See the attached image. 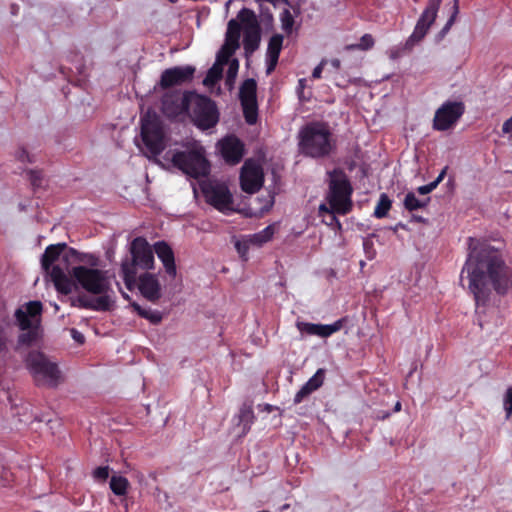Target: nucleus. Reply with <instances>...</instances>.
I'll use <instances>...</instances> for the list:
<instances>
[{
	"mask_svg": "<svg viewBox=\"0 0 512 512\" xmlns=\"http://www.w3.org/2000/svg\"><path fill=\"white\" fill-rule=\"evenodd\" d=\"M195 71V67L191 65L168 68L162 72L159 86L162 89H168L173 86L188 83L192 81Z\"/></svg>",
	"mask_w": 512,
	"mask_h": 512,
	"instance_id": "2eb2a0df",
	"label": "nucleus"
},
{
	"mask_svg": "<svg viewBox=\"0 0 512 512\" xmlns=\"http://www.w3.org/2000/svg\"><path fill=\"white\" fill-rule=\"evenodd\" d=\"M374 44L375 40L373 39L371 34H363L359 42L346 44L344 46V50L348 52L356 50L365 52L372 49Z\"/></svg>",
	"mask_w": 512,
	"mask_h": 512,
	"instance_id": "cd10ccee",
	"label": "nucleus"
},
{
	"mask_svg": "<svg viewBox=\"0 0 512 512\" xmlns=\"http://www.w3.org/2000/svg\"><path fill=\"white\" fill-rule=\"evenodd\" d=\"M30 174H31V181H32V184H33L34 186H39V185H40V182H39V177H38V175H37V172H35V171H31V172H30Z\"/></svg>",
	"mask_w": 512,
	"mask_h": 512,
	"instance_id": "5fc2aeb1",
	"label": "nucleus"
},
{
	"mask_svg": "<svg viewBox=\"0 0 512 512\" xmlns=\"http://www.w3.org/2000/svg\"><path fill=\"white\" fill-rule=\"evenodd\" d=\"M240 103L257 100V83L253 78L244 80L239 89Z\"/></svg>",
	"mask_w": 512,
	"mask_h": 512,
	"instance_id": "a878e982",
	"label": "nucleus"
},
{
	"mask_svg": "<svg viewBox=\"0 0 512 512\" xmlns=\"http://www.w3.org/2000/svg\"><path fill=\"white\" fill-rule=\"evenodd\" d=\"M327 174L329 176L327 202L337 214L346 215L353 208L352 185L345 172L340 168H335Z\"/></svg>",
	"mask_w": 512,
	"mask_h": 512,
	"instance_id": "423d86ee",
	"label": "nucleus"
},
{
	"mask_svg": "<svg viewBox=\"0 0 512 512\" xmlns=\"http://www.w3.org/2000/svg\"><path fill=\"white\" fill-rule=\"evenodd\" d=\"M324 378V369H318L316 373L304 385L308 387V389L313 393L323 385Z\"/></svg>",
	"mask_w": 512,
	"mask_h": 512,
	"instance_id": "c9c22d12",
	"label": "nucleus"
},
{
	"mask_svg": "<svg viewBox=\"0 0 512 512\" xmlns=\"http://www.w3.org/2000/svg\"><path fill=\"white\" fill-rule=\"evenodd\" d=\"M344 325V319H339L332 324H314L309 322L298 321L296 323L297 329L302 334L316 335L322 338H327L334 333L340 331Z\"/></svg>",
	"mask_w": 512,
	"mask_h": 512,
	"instance_id": "a211bd4d",
	"label": "nucleus"
},
{
	"mask_svg": "<svg viewBox=\"0 0 512 512\" xmlns=\"http://www.w3.org/2000/svg\"><path fill=\"white\" fill-rule=\"evenodd\" d=\"M371 250H369V253H371V256L369 257L370 259H373L374 256H375V250L373 248V243L371 242Z\"/></svg>",
	"mask_w": 512,
	"mask_h": 512,
	"instance_id": "0e129e2a",
	"label": "nucleus"
},
{
	"mask_svg": "<svg viewBox=\"0 0 512 512\" xmlns=\"http://www.w3.org/2000/svg\"><path fill=\"white\" fill-rule=\"evenodd\" d=\"M231 56L232 54H230L228 51H223V49L221 48L217 54V64L222 65L228 63Z\"/></svg>",
	"mask_w": 512,
	"mask_h": 512,
	"instance_id": "8fccbe9b",
	"label": "nucleus"
},
{
	"mask_svg": "<svg viewBox=\"0 0 512 512\" xmlns=\"http://www.w3.org/2000/svg\"><path fill=\"white\" fill-rule=\"evenodd\" d=\"M16 157L19 161H21L23 163H25V162L32 163L33 162L32 156L28 153V151L25 148H19L16 153Z\"/></svg>",
	"mask_w": 512,
	"mask_h": 512,
	"instance_id": "de8ad7c7",
	"label": "nucleus"
},
{
	"mask_svg": "<svg viewBox=\"0 0 512 512\" xmlns=\"http://www.w3.org/2000/svg\"><path fill=\"white\" fill-rule=\"evenodd\" d=\"M223 68L219 64H214L207 72L203 83L206 86H213L222 79Z\"/></svg>",
	"mask_w": 512,
	"mask_h": 512,
	"instance_id": "72a5a7b5",
	"label": "nucleus"
},
{
	"mask_svg": "<svg viewBox=\"0 0 512 512\" xmlns=\"http://www.w3.org/2000/svg\"><path fill=\"white\" fill-rule=\"evenodd\" d=\"M202 193L208 204L220 212L232 211L233 197L224 184L204 183Z\"/></svg>",
	"mask_w": 512,
	"mask_h": 512,
	"instance_id": "f8f14e48",
	"label": "nucleus"
},
{
	"mask_svg": "<svg viewBox=\"0 0 512 512\" xmlns=\"http://www.w3.org/2000/svg\"><path fill=\"white\" fill-rule=\"evenodd\" d=\"M426 34H411L405 45L395 46L389 50V57L396 60L411 51L412 47L423 40Z\"/></svg>",
	"mask_w": 512,
	"mask_h": 512,
	"instance_id": "b1692460",
	"label": "nucleus"
},
{
	"mask_svg": "<svg viewBox=\"0 0 512 512\" xmlns=\"http://www.w3.org/2000/svg\"><path fill=\"white\" fill-rule=\"evenodd\" d=\"M221 155L226 163L230 165L238 164L245 152L243 142L235 135H228L219 142Z\"/></svg>",
	"mask_w": 512,
	"mask_h": 512,
	"instance_id": "dca6fc26",
	"label": "nucleus"
},
{
	"mask_svg": "<svg viewBox=\"0 0 512 512\" xmlns=\"http://www.w3.org/2000/svg\"><path fill=\"white\" fill-rule=\"evenodd\" d=\"M319 212L321 214L322 213H328L330 215V218H331V223L330 224L335 222L338 225L339 228L341 227V223L339 222V220L335 216V214H337V212H335L330 205L328 207L325 204H321L319 206Z\"/></svg>",
	"mask_w": 512,
	"mask_h": 512,
	"instance_id": "79ce46f5",
	"label": "nucleus"
},
{
	"mask_svg": "<svg viewBox=\"0 0 512 512\" xmlns=\"http://www.w3.org/2000/svg\"><path fill=\"white\" fill-rule=\"evenodd\" d=\"M468 251L461 277L467 274L468 288L478 313L481 307L490 303L493 291L503 297L512 290V269L500 250L487 241L469 237Z\"/></svg>",
	"mask_w": 512,
	"mask_h": 512,
	"instance_id": "f257e3e1",
	"label": "nucleus"
},
{
	"mask_svg": "<svg viewBox=\"0 0 512 512\" xmlns=\"http://www.w3.org/2000/svg\"><path fill=\"white\" fill-rule=\"evenodd\" d=\"M81 260L77 250L68 248L66 243H57L46 247L41 257V266L50 275L57 291L67 295L72 292L73 283L66 270L70 261Z\"/></svg>",
	"mask_w": 512,
	"mask_h": 512,
	"instance_id": "7ed1b4c3",
	"label": "nucleus"
},
{
	"mask_svg": "<svg viewBox=\"0 0 512 512\" xmlns=\"http://www.w3.org/2000/svg\"><path fill=\"white\" fill-rule=\"evenodd\" d=\"M109 466H99L93 471V477L98 481H106L109 477Z\"/></svg>",
	"mask_w": 512,
	"mask_h": 512,
	"instance_id": "ea45409f",
	"label": "nucleus"
},
{
	"mask_svg": "<svg viewBox=\"0 0 512 512\" xmlns=\"http://www.w3.org/2000/svg\"><path fill=\"white\" fill-rule=\"evenodd\" d=\"M133 310L142 318L150 321V323L157 325L162 321V313L157 310H151L150 308H143L136 302L131 303Z\"/></svg>",
	"mask_w": 512,
	"mask_h": 512,
	"instance_id": "bb28decb",
	"label": "nucleus"
},
{
	"mask_svg": "<svg viewBox=\"0 0 512 512\" xmlns=\"http://www.w3.org/2000/svg\"><path fill=\"white\" fill-rule=\"evenodd\" d=\"M141 138L147 152L156 157L165 149L164 131L156 115H149L141 121Z\"/></svg>",
	"mask_w": 512,
	"mask_h": 512,
	"instance_id": "9d476101",
	"label": "nucleus"
},
{
	"mask_svg": "<svg viewBox=\"0 0 512 512\" xmlns=\"http://www.w3.org/2000/svg\"><path fill=\"white\" fill-rule=\"evenodd\" d=\"M327 63L328 61L326 59H322L320 61V63L312 71L313 79H320L322 77V71Z\"/></svg>",
	"mask_w": 512,
	"mask_h": 512,
	"instance_id": "09e8293b",
	"label": "nucleus"
},
{
	"mask_svg": "<svg viewBox=\"0 0 512 512\" xmlns=\"http://www.w3.org/2000/svg\"><path fill=\"white\" fill-rule=\"evenodd\" d=\"M447 170H448V167H447V166H445V167L442 169V171L439 173V175L437 176L436 180H437L439 183H441V182L444 180V178H445V176H446V173H447Z\"/></svg>",
	"mask_w": 512,
	"mask_h": 512,
	"instance_id": "6e6d98bb",
	"label": "nucleus"
},
{
	"mask_svg": "<svg viewBox=\"0 0 512 512\" xmlns=\"http://www.w3.org/2000/svg\"><path fill=\"white\" fill-rule=\"evenodd\" d=\"M439 184L440 183L436 179L431 183L427 184L429 192L431 193L433 190H435Z\"/></svg>",
	"mask_w": 512,
	"mask_h": 512,
	"instance_id": "bf43d9fd",
	"label": "nucleus"
},
{
	"mask_svg": "<svg viewBox=\"0 0 512 512\" xmlns=\"http://www.w3.org/2000/svg\"><path fill=\"white\" fill-rule=\"evenodd\" d=\"M138 289L141 295L152 303L158 302L162 296L161 285L154 274L144 273L139 276Z\"/></svg>",
	"mask_w": 512,
	"mask_h": 512,
	"instance_id": "6ab92c4d",
	"label": "nucleus"
},
{
	"mask_svg": "<svg viewBox=\"0 0 512 512\" xmlns=\"http://www.w3.org/2000/svg\"><path fill=\"white\" fill-rule=\"evenodd\" d=\"M392 201L388 197L387 194L382 193L378 200V203L374 209V217L381 219L387 216L389 210L391 209Z\"/></svg>",
	"mask_w": 512,
	"mask_h": 512,
	"instance_id": "7c9ffc66",
	"label": "nucleus"
},
{
	"mask_svg": "<svg viewBox=\"0 0 512 512\" xmlns=\"http://www.w3.org/2000/svg\"><path fill=\"white\" fill-rule=\"evenodd\" d=\"M415 219H416V221H418V222H423V221H424L422 217H415Z\"/></svg>",
	"mask_w": 512,
	"mask_h": 512,
	"instance_id": "774afa93",
	"label": "nucleus"
},
{
	"mask_svg": "<svg viewBox=\"0 0 512 512\" xmlns=\"http://www.w3.org/2000/svg\"><path fill=\"white\" fill-rule=\"evenodd\" d=\"M242 34H226L224 45L221 47L223 51L234 54L240 46V37Z\"/></svg>",
	"mask_w": 512,
	"mask_h": 512,
	"instance_id": "f704fd0d",
	"label": "nucleus"
},
{
	"mask_svg": "<svg viewBox=\"0 0 512 512\" xmlns=\"http://www.w3.org/2000/svg\"><path fill=\"white\" fill-rule=\"evenodd\" d=\"M238 62L236 60L232 61L228 67V71H227V77H226V82L229 83V82H232L236 75H237V72H238Z\"/></svg>",
	"mask_w": 512,
	"mask_h": 512,
	"instance_id": "a18cd8bd",
	"label": "nucleus"
},
{
	"mask_svg": "<svg viewBox=\"0 0 512 512\" xmlns=\"http://www.w3.org/2000/svg\"><path fill=\"white\" fill-rule=\"evenodd\" d=\"M464 113L462 102H446L437 109L433 128L437 131H446L450 129Z\"/></svg>",
	"mask_w": 512,
	"mask_h": 512,
	"instance_id": "4468645a",
	"label": "nucleus"
},
{
	"mask_svg": "<svg viewBox=\"0 0 512 512\" xmlns=\"http://www.w3.org/2000/svg\"><path fill=\"white\" fill-rule=\"evenodd\" d=\"M458 13V0H454V6H453V14L450 16L444 27L440 32H448L451 29V26L455 20V16Z\"/></svg>",
	"mask_w": 512,
	"mask_h": 512,
	"instance_id": "49530a36",
	"label": "nucleus"
},
{
	"mask_svg": "<svg viewBox=\"0 0 512 512\" xmlns=\"http://www.w3.org/2000/svg\"><path fill=\"white\" fill-rule=\"evenodd\" d=\"M280 21H281L282 29L285 32H291L292 27L294 25V18H293V15L291 14V12L287 8L283 9V11L281 12Z\"/></svg>",
	"mask_w": 512,
	"mask_h": 512,
	"instance_id": "58836bf2",
	"label": "nucleus"
},
{
	"mask_svg": "<svg viewBox=\"0 0 512 512\" xmlns=\"http://www.w3.org/2000/svg\"><path fill=\"white\" fill-rule=\"evenodd\" d=\"M400 410H401V403L399 401H397L394 406V412H399Z\"/></svg>",
	"mask_w": 512,
	"mask_h": 512,
	"instance_id": "e2e57ef3",
	"label": "nucleus"
},
{
	"mask_svg": "<svg viewBox=\"0 0 512 512\" xmlns=\"http://www.w3.org/2000/svg\"><path fill=\"white\" fill-rule=\"evenodd\" d=\"M504 406L507 417H510L512 415V386L509 387L506 391L504 398Z\"/></svg>",
	"mask_w": 512,
	"mask_h": 512,
	"instance_id": "c03bdc74",
	"label": "nucleus"
},
{
	"mask_svg": "<svg viewBox=\"0 0 512 512\" xmlns=\"http://www.w3.org/2000/svg\"><path fill=\"white\" fill-rule=\"evenodd\" d=\"M305 87V79L299 80V88L302 90Z\"/></svg>",
	"mask_w": 512,
	"mask_h": 512,
	"instance_id": "338daca9",
	"label": "nucleus"
},
{
	"mask_svg": "<svg viewBox=\"0 0 512 512\" xmlns=\"http://www.w3.org/2000/svg\"><path fill=\"white\" fill-rule=\"evenodd\" d=\"M130 259L121 264V272L126 287L131 290L136 283L138 269L150 270L154 268V252L150 244L143 237H136L130 244Z\"/></svg>",
	"mask_w": 512,
	"mask_h": 512,
	"instance_id": "39448f33",
	"label": "nucleus"
},
{
	"mask_svg": "<svg viewBox=\"0 0 512 512\" xmlns=\"http://www.w3.org/2000/svg\"><path fill=\"white\" fill-rule=\"evenodd\" d=\"M274 232V226L268 225L260 232L253 234L250 238V242L255 245H262L272 239Z\"/></svg>",
	"mask_w": 512,
	"mask_h": 512,
	"instance_id": "473e14b6",
	"label": "nucleus"
},
{
	"mask_svg": "<svg viewBox=\"0 0 512 512\" xmlns=\"http://www.w3.org/2000/svg\"><path fill=\"white\" fill-rule=\"evenodd\" d=\"M193 95L194 92L192 91L165 93L161 100L163 114L168 118H175L188 112Z\"/></svg>",
	"mask_w": 512,
	"mask_h": 512,
	"instance_id": "9b49d317",
	"label": "nucleus"
},
{
	"mask_svg": "<svg viewBox=\"0 0 512 512\" xmlns=\"http://www.w3.org/2000/svg\"><path fill=\"white\" fill-rule=\"evenodd\" d=\"M244 35H245V37L243 40V44H244V49L246 50V52L255 51L259 46L261 34H244Z\"/></svg>",
	"mask_w": 512,
	"mask_h": 512,
	"instance_id": "4c0bfd02",
	"label": "nucleus"
},
{
	"mask_svg": "<svg viewBox=\"0 0 512 512\" xmlns=\"http://www.w3.org/2000/svg\"><path fill=\"white\" fill-rule=\"evenodd\" d=\"M71 333L75 341H77L78 343L84 342V336L79 331H77L76 329H72Z\"/></svg>",
	"mask_w": 512,
	"mask_h": 512,
	"instance_id": "864d4df0",
	"label": "nucleus"
},
{
	"mask_svg": "<svg viewBox=\"0 0 512 512\" xmlns=\"http://www.w3.org/2000/svg\"><path fill=\"white\" fill-rule=\"evenodd\" d=\"M363 246H364L365 250H367L368 248H371V242L365 240L363 242Z\"/></svg>",
	"mask_w": 512,
	"mask_h": 512,
	"instance_id": "69168bd1",
	"label": "nucleus"
},
{
	"mask_svg": "<svg viewBox=\"0 0 512 512\" xmlns=\"http://www.w3.org/2000/svg\"><path fill=\"white\" fill-rule=\"evenodd\" d=\"M502 130L504 133L512 132V117H510L503 123Z\"/></svg>",
	"mask_w": 512,
	"mask_h": 512,
	"instance_id": "603ef678",
	"label": "nucleus"
},
{
	"mask_svg": "<svg viewBox=\"0 0 512 512\" xmlns=\"http://www.w3.org/2000/svg\"><path fill=\"white\" fill-rule=\"evenodd\" d=\"M442 0H429L413 32H427L434 23Z\"/></svg>",
	"mask_w": 512,
	"mask_h": 512,
	"instance_id": "4be33fe9",
	"label": "nucleus"
},
{
	"mask_svg": "<svg viewBox=\"0 0 512 512\" xmlns=\"http://www.w3.org/2000/svg\"><path fill=\"white\" fill-rule=\"evenodd\" d=\"M439 184L440 183L436 179L431 183L427 184L429 192L431 193L433 190H435Z\"/></svg>",
	"mask_w": 512,
	"mask_h": 512,
	"instance_id": "052dcab7",
	"label": "nucleus"
},
{
	"mask_svg": "<svg viewBox=\"0 0 512 512\" xmlns=\"http://www.w3.org/2000/svg\"><path fill=\"white\" fill-rule=\"evenodd\" d=\"M43 306L40 301H30L26 304V310L22 308H18L15 311V318L18 323V326L21 330H26L31 328V320L30 318L39 317L42 313Z\"/></svg>",
	"mask_w": 512,
	"mask_h": 512,
	"instance_id": "aec40b11",
	"label": "nucleus"
},
{
	"mask_svg": "<svg viewBox=\"0 0 512 512\" xmlns=\"http://www.w3.org/2000/svg\"><path fill=\"white\" fill-rule=\"evenodd\" d=\"M429 201L430 198L422 201L419 200L413 192H408L404 198V207L406 210L411 212L426 207Z\"/></svg>",
	"mask_w": 512,
	"mask_h": 512,
	"instance_id": "2f4dec72",
	"label": "nucleus"
},
{
	"mask_svg": "<svg viewBox=\"0 0 512 512\" xmlns=\"http://www.w3.org/2000/svg\"><path fill=\"white\" fill-rule=\"evenodd\" d=\"M69 274L85 291L98 295L95 299H88L86 296L78 297L80 307L94 311H109L111 309L112 301L108 295L111 284L107 271L75 266L69 271Z\"/></svg>",
	"mask_w": 512,
	"mask_h": 512,
	"instance_id": "f03ea898",
	"label": "nucleus"
},
{
	"mask_svg": "<svg viewBox=\"0 0 512 512\" xmlns=\"http://www.w3.org/2000/svg\"><path fill=\"white\" fill-rule=\"evenodd\" d=\"M130 484L127 478L113 475L110 479V489L117 496H125Z\"/></svg>",
	"mask_w": 512,
	"mask_h": 512,
	"instance_id": "c756f323",
	"label": "nucleus"
},
{
	"mask_svg": "<svg viewBox=\"0 0 512 512\" xmlns=\"http://www.w3.org/2000/svg\"><path fill=\"white\" fill-rule=\"evenodd\" d=\"M171 162L191 178L206 177L210 172V163L203 148L176 151L172 154Z\"/></svg>",
	"mask_w": 512,
	"mask_h": 512,
	"instance_id": "6e6552de",
	"label": "nucleus"
},
{
	"mask_svg": "<svg viewBox=\"0 0 512 512\" xmlns=\"http://www.w3.org/2000/svg\"><path fill=\"white\" fill-rule=\"evenodd\" d=\"M236 249H237L238 253L240 254V256H241L244 260H247V258L245 257V255H246V253H247L248 246H247L245 243L237 242V243H236Z\"/></svg>",
	"mask_w": 512,
	"mask_h": 512,
	"instance_id": "3c124183",
	"label": "nucleus"
},
{
	"mask_svg": "<svg viewBox=\"0 0 512 512\" xmlns=\"http://www.w3.org/2000/svg\"><path fill=\"white\" fill-rule=\"evenodd\" d=\"M310 394H312V392L308 389V387L303 385L301 387V389L294 396V400H293L294 404L295 405L300 404Z\"/></svg>",
	"mask_w": 512,
	"mask_h": 512,
	"instance_id": "37998d69",
	"label": "nucleus"
},
{
	"mask_svg": "<svg viewBox=\"0 0 512 512\" xmlns=\"http://www.w3.org/2000/svg\"><path fill=\"white\" fill-rule=\"evenodd\" d=\"M255 419L253 408L251 405L244 404L239 411L238 426L242 427L241 436H245L251 428Z\"/></svg>",
	"mask_w": 512,
	"mask_h": 512,
	"instance_id": "393cba45",
	"label": "nucleus"
},
{
	"mask_svg": "<svg viewBox=\"0 0 512 512\" xmlns=\"http://www.w3.org/2000/svg\"><path fill=\"white\" fill-rule=\"evenodd\" d=\"M243 116L248 125H254L258 120V103L257 100L241 103Z\"/></svg>",
	"mask_w": 512,
	"mask_h": 512,
	"instance_id": "c85d7f7f",
	"label": "nucleus"
},
{
	"mask_svg": "<svg viewBox=\"0 0 512 512\" xmlns=\"http://www.w3.org/2000/svg\"><path fill=\"white\" fill-rule=\"evenodd\" d=\"M25 364L38 387L56 388L62 381V374L58 364L52 362L40 351H30Z\"/></svg>",
	"mask_w": 512,
	"mask_h": 512,
	"instance_id": "0eeeda50",
	"label": "nucleus"
},
{
	"mask_svg": "<svg viewBox=\"0 0 512 512\" xmlns=\"http://www.w3.org/2000/svg\"><path fill=\"white\" fill-rule=\"evenodd\" d=\"M25 331L27 332H24L18 336V345L30 346L37 341L39 336L38 330L37 328L31 327Z\"/></svg>",
	"mask_w": 512,
	"mask_h": 512,
	"instance_id": "e433bc0d",
	"label": "nucleus"
},
{
	"mask_svg": "<svg viewBox=\"0 0 512 512\" xmlns=\"http://www.w3.org/2000/svg\"><path fill=\"white\" fill-rule=\"evenodd\" d=\"M283 45V34H273L272 37L269 40L268 48H267V66H266V73L269 75L271 74L279 60V55L282 50Z\"/></svg>",
	"mask_w": 512,
	"mask_h": 512,
	"instance_id": "5701e85b",
	"label": "nucleus"
},
{
	"mask_svg": "<svg viewBox=\"0 0 512 512\" xmlns=\"http://www.w3.org/2000/svg\"><path fill=\"white\" fill-rule=\"evenodd\" d=\"M300 152L314 159L325 158L335 149V140L328 123L312 121L305 124L298 133Z\"/></svg>",
	"mask_w": 512,
	"mask_h": 512,
	"instance_id": "20e7f679",
	"label": "nucleus"
},
{
	"mask_svg": "<svg viewBox=\"0 0 512 512\" xmlns=\"http://www.w3.org/2000/svg\"><path fill=\"white\" fill-rule=\"evenodd\" d=\"M428 186L427 185H423V186H419L417 188V192L420 194V195H426V194H429V190H428Z\"/></svg>",
	"mask_w": 512,
	"mask_h": 512,
	"instance_id": "4d7b16f0",
	"label": "nucleus"
},
{
	"mask_svg": "<svg viewBox=\"0 0 512 512\" xmlns=\"http://www.w3.org/2000/svg\"><path fill=\"white\" fill-rule=\"evenodd\" d=\"M9 339L4 327L0 324V354H6L8 352Z\"/></svg>",
	"mask_w": 512,
	"mask_h": 512,
	"instance_id": "a19ab883",
	"label": "nucleus"
},
{
	"mask_svg": "<svg viewBox=\"0 0 512 512\" xmlns=\"http://www.w3.org/2000/svg\"><path fill=\"white\" fill-rule=\"evenodd\" d=\"M330 63L332 65V67L334 69H336V70H338L340 68V66H341V62H340L339 59H333V60L330 61Z\"/></svg>",
	"mask_w": 512,
	"mask_h": 512,
	"instance_id": "680f3d73",
	"label": "nucleus"
},
{
	"mask_svg": "<svg viewBox=\"0 0 512 512\" xmlns=\"http://www.w3.org/2000/svg\"><path fill=\"white\" fill-rule=\"evenodd\" d=\"M153 252L163 263L166 273L174 278L176 276V264L172 248L165 241H158L154 244Z\"/></svg>",
	"mask_w": 512,
	"mask_h": 512,
	"instance_id": "412c9836",
	"label": "nucleus"
},
{
	"mask_svg": "<svg viewBox=\"0 0 512 512\" xmlns=\"http://www.w3.org/2000/svg\"><path fill=\"white\" fill-rule=\"evenodd\" d=\"M264 183L262 167L252 159L244 162L240 172L241 189L248 194L258 192Z\"/></svg>",
	"mask_w": 512,
	"mask_h": 512,
	"instance_id": "ddd939ff",
	"label": "nucleus"
},
{
	"mask_svg": "<svg viewBox=\"0 0 512 512\" xmlns=\"http://www.w3.org/2000/svg\"><path fill=\"white\" fill-rule=\"evenodd\" d=\"M189 116L196 127L207 130L216 126L219 121V111L215 102L207 96L194 92L190 102Z\"/></svg>",
	"mask_w": 512,
	"mask_h": 512,
	"instance_id": "1a4fd4ad",
	"label": "nucleus"
},
{
	"mask_svg": "<svg viewBox=\"0 0 512 512\" xmlns=\"http://www.w3.org/2000/svg\"><path fill=\"white\" fill-rule=\"evenodd\" d=\"M226 32H261L256 14L248 9H241L236 18L231 19Z\"/></svg>",
	"mask_w": 512,
	"mask_h": 512,
	"instance_id": "f3484780",
	"label": "nucleus"
},
{
	"mask_svg": "<svg viewBox=\"0 0 512 512\" xmlns=\"http://www.w3.org/2000/svg\"><path fill=\"white\" fill-rule=\"evenodd\" d=\"M439 184L440 183L436 179L431 183L427 184L429 192L431 193L433 190H435Z\"/></svg>",
	"mask_w": 512,
	"mask_h": 512,
	"instance_id": "13d9d810",
	"label": "nucleus"
}]
</instances>
